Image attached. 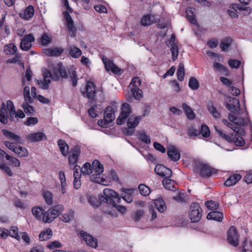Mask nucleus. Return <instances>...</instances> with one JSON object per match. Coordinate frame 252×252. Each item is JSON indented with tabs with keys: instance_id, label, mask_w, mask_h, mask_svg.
Wrapping results in <instances>:
<instances>
[{
	"instance_id": "nucleus-1",
	"label": "nucleus",
	"mask_w": 252,
	"mask_h": 252,
	"mask_svg": "<svg viewBox=\"0 0 252 252\" xmlns=\"http://www.w3.org/2000/svg\"><path fill=\"white\" fill-rule=\"evenodd\" d=\"M103 194L105 196H100L99 199L101 202H106V204L110 208V209L103 210L105 213L112 216H117L116 210L121 214L126 213V208L118 205L120 203L121 198L116 191L109 189H105L103 190Z\"/></svg>"
},
{
	"instance_id": "nucleus-2",
	"label": "nucleus",
	"mask_w": 252,
	"mask_h": 252,
	"mask_svg": "<svg viewBox=\"0 0 252 252\" xmlns=\"http://www.w3.org/2000/svg\"><path fill=\"white\" fill-rule=\"evenodd\" d=\"M81 172L84 175H89L92 182L106 185L107 182L103 177V166L98 160H94L92 164L86 162L82 167Z\"/></svg>"
},
{
	"instance_id": "nucleus-3",
	"label": "nucleus",
	"mask_w": 252,
	"mask_h": 252,
	"mask_svg": "<svg viewBox=\"0 0 252 252\" xmlns=\"http://www.w3.org/2000/svg\"><path fill=\"white\" fill-rule=\"evenodd\" d=\"M2 133L8 139L4 141V145L10 150L14 152L20 157H26L28 155L27 150L18 144H22L23 140L21 137L7 130H2Z\"/></svg>"
},
{
	"instance_id": "nucleus-4",
	"label": "nucleus",
	"mask_w": 252,
	"mask_h": 252,
	"mask_svg": "<svg viewBox=\"0 0 252 252\" xmlns=\"http://www.w3.org/2000/svg\"><path fill=\"white\" fill-rule=\"evenodd\" d=\"M53 74L48 70H45L43 73L44 79L43 80H36V83L39 87L44 90L48 89L49 85L53 80H58L60 77L65 78L67 73L61 63H58L53 68Z\"/></svg>"
},
{
	"instance_id": "nucleus-5",
	"label": "nucleus",
	"mask_w": 252,
	"mask_h": 252,
	"mask_svg": "<svg viewBox=\"0 0 252 252\" xmlns=\"http://www.w3.org/2000/svg\"><path fill=\"white\" fill-rule=\"evenodd\" d=\"M228 119L230 122H229L226 119H222V123L227 126L228 127L232 129L237 134L239 133L238 128L234 126V125L239 126H244L248 125L250 123V121L248 117V114L246 110L245 112L240 113L235 112L232 114H229L228 115Z\"/></svg>"
},
{
	"instance_id": "nucleus-6",
	"label": "nucleus",
	"mask_w": 252,
	"mask_h": 252,
	"mask_svg": "<svg viewBox=\"0 0 252 252\" xmlns=\"http://www.w3.org/2000/svg\"><path fill=\"white\" fill-rule=\"evenodd\" d=\"M23 94L25 102L23 103L22 107L27 115H32L34 112V109L29 103H32L33 102V98L30 95V89L29 87L26 86L24 87Z\"/></svg>"
},
{
	"instance_id": "nucleus-7",
	"label": "nucleus",
	"mask_w": 252,
	"mask_h": 252,
	"mask_svg": "<svg viewBox=\"0 0 252 252\" xmlns=\"http://www.w3.org/2000/svg\"><path fill=\"white\" fill-rule=\"evenodd\" d=\"M215 130L220 137L229 143H234L237 146H243L245 144L243 138L237 134L231 133L227 135L217 127H215Z\"/></svg>"
},
{
	"instance_id": "nucleus-8",
	"label": "nucleus",
	"mask_w": 252,
	"mask_h": 252,
	"mask_svg": "<svg viewBox=\"0 0 252 252\" xmlns=\"http://www.w3.org/2000/svg\"><path fill=\"white\" fill-rule=\"evenodd\" d=\"M202 216L201 209L197 203H192L189 210V217L192 222L198 221Z\"/></svg>"
},
{
	"instance_id": "nucleus-9",
	"label": "nucleus",
	"mask_w": 252,
	"mask_h": 252,
	"mask_svg": "<svg viewBox=\"0 0 252 252\" xmlns=\"http://www.w3.org/2000/svg\"><path fill=\"white\" fill-rule=\"evenodd\" d=\"M224 105L231 112V114L238 112L240 110L239 100L236 98L227 96L224 100Z\"/></svg>"
},
{
	"instance_id": "nucleus-10",
	"label": "nucleus",
	"mask_w": 252,
	"mask_h": 252,
	"mask_svg": "<svg viewBox=\"0 0 252 252\" xmlns=\"http://www.w3.org/2000/svg\"><path fill=\"white\" fill-rule=\"evenodd\" d=\"M102 60L104 65L105 68L107 71H111L113 73L119 75L122 73V70L116 65L106 57L103 56L102 57Z\"/></svg>"
},
{
	"instance_id": "nucleus-11",
	"label": "nucleus",
	"mask_w": 252,
	"mask_h": 252,
	"mask_svg": "<svg viewBox=\"0 0 252 252\" xmlns=\"http://www.w3.org/2000/svg\"><path fill=\"white\" fill-rule=\"evenodd\" d=\"M130 113L131 109L129 104L124 103L122 107L121 113L116 120L117 124L119 125L124 124Z\"/></svg>"
},
{
	"instance_id": "nucleus-12",
	"label": "nucleus",
	"mask_w": 252,
	"mask_h": 252,
	"mask_svg": "<svg viewBox=\"0 0 252 252\" xmlns=\"http://www.w3.org/2000/svg\"><path fill=\"white\" fill-rule=\"evenodd\" d=\"M227 241L229 244L237 247L239 244V235L236 228L231 226L227 231Z\"/></svg>"
},
{
	"instance_id": "nucleus-13",
	"label": "nucleus",
	"mask_w": 252,
	"mask_h": 252,
	"mask_svg": "<svg viewBox=\"0 0 252 252\" xmlns=\"http://www.w3.org/2000/svg\"><path fill=\"white\" fill-rule=\"evenodd\" d=\"M7 108L9 111L10 118L14 120V118H23L25 117V113L21 110L16 111L14 105L12 101H7Z\"/></svg>"
},
{
	"instance_id": "nucleus-14",
	"label": "nucleus",
	"mask_w": 252,
	"mask_h": 252,
	"mask_svg": "<svg viewBox=\"0 0 252 252\" xmlns=\"http://www.w3.org/2000/svg\"><path fill=\"white\" fill-rule=\"evenodd\" d=\"M80 237L86 242L87 245L92 248H95L97 246V241L96 238L93 237L89 233L81 230L79 232Z\"/></svg>"
},
{
	"instance_id": "nucleus-15",
	"label": "nucleus",
	"mask_w": 252,
	"mask_h": 252,
	"mask_svg": "<svg viewBox=\"0 0 252 252\" xmlns=\"http://www.w3.org/2000/svg\"><path fill=\"white\" fill-rule=\"evenodd\" d=\"M155 171L157 175L164 178H170L172 174L171 169L162 164H158L155 168Z\"/></svg>"
},
{
	"instance_id": "nucleus-16",
	"label": "nucleus",
	"mask_w": 252,
	"mask_h": 252,
	"mask_svg": "<svg viewBox=\"0 0 252 252\" xmlns=\"http://www.w3.org/2000/svg\"><path fill=\"white\" fill-rule=\"evenodd\" d=\"M34 41V38L32 34L26 35L21 41L20 47L25 51L29 50L32 47V43Z\"/></svg>"
},
{
	"instance_id": "nucleus-17",
	"label": "nucleus",
	"mask_w": 252,
	"mask_h": 252,
	"mask_svg": "<svg viewBox=\"0 0 252 252\" xmlns=\"http://www.w3.org/2000/svg\"><path fill=\"white\" fill-rule=\"evenodd\" d=\"M167 155L172 161H177L180 158V154L177 148L174 145H169L167 148Z\"/></svg>"
},
{
	"instance_id": "nucleus-18",
	"label": "nucleus",
	"mask_w": 252,
	"mask_h": 252,
	"mask_svg": "<svg viewBox=\"0 0 252 252\" xmlns=\"http://www.w3.org/2000/svg\"><path fill=\"white\" fill-rule=\"evenodd\" d=\"M80 154V149L75 147L70 150L68 153V162L70 165L75 164L78 160V157Z\"/></svg>"
},
{
	"instance_id": "nucleus-19",
	"label": "nucleus",
	"mask_w": 252,
	"mask_h": 252,
	"mask_svg": "<svg viewBox=\"0 0 252 252\" xmlns=\"http://www.w3.org/2000/svg\"><path fill=\"white\" fill-rule=\"evenodd\" d=\"M64 16L65 19L66 25L71 36H75L76 28L74 26L73 21L68 12H64Z\"/></svg>"
},
{
	"instance_id": "nucleus-20",
	"label": "nucleus",
	"mask_w": 252,
	"mask_h": 252,
	"mask_svg": "<svg viewBox=\"0 0 252 252\" xmlns=\"http://www.w3.org/2000/svg\"><path fill=\"white\" fill-rule=\"evenodd\" d=\"M216 173V170L207 164H201L200 174L203 177H209Z\"/></svg>"
},
{
	"instance_id": "nucleus-21",
	"label": "nucleus",
	"mask_w": 252,
	"mask_h": 252,
	"mask_svg": "<svg viewBox=\"0 0 252 252\" xmlns=\"http://www.w3.org/2000/svg\"><path fill=\"white\" fill-rule=\"evenodd\" d=\"M26 138L31 142H37L46 139V136L43 132H34L27 135Z\"/></svg>"
},
{
	"instance_id": "nucleus-22",
	"label": "nucleus",
	"mask_w": 252,
	"mask_h": 252,
	"mask_svg": "<svg viewBox=\"0 0 252 252\" xmlns=\"http://www.w3.org/2000/svg\"><path fill=\"white\" fill-rule=\"evenodd\" d=\"M9 111L7 108V104L3 103L0 109V122L5 124L8 122Z\"/></svg>"
},
{
	"instance_id": "nucleus-23",
	"label": "nucleus",
	"mask_w": 252,
	"mask_h": 252,
	"mask_svg": "<svg viewBox=\"0 0 252 252\" xmlns=\"http://www.w3.org/2000/svg\"><path fill=\"white\" fill-rule=\"evenodd\" d=\"M63 50L61 48H54L45 49L43 50V53L47 56H59Z\"/></svg>"
},
{
	"instance_id": "nucleus-24",
	"label": "nucleus",
	"mask_w": 252,
	"mask_h": 252,
	"mask_svg": "<svg viewBox=\"0 0 252 252\" xmlns=\"http://www.w3.org/2000/svg\"><path fill=\"white\" fill-rule=\"evenodd\" d=\"M86 95L88 98H93L95 94V86L92 82H88L86 87Z\"/></svg>"
},
{
	"instance_id": "nucleus-25",
	"label": "nucleus",
	"mask_w": 252,
	"mask_h": 252,
	"mask_svg": "<svg viewBox=\"0 0 252 252\" xmlns=\"http://www.w3.org/2000/svg\"><path fill=\"white\" fill-rule=\"evenodd\" d=\"M156 22L157 20L154 16L146 15L142 17L140 23L143 26H148Z\"/></svg>"
},
{
	"instance_id": "nucleus-26",
	"label": "nucleus",
	"mask_w": 252,
	"mask_h": 252,
	"mask_svg": "<svg viewBox=\"0 0 252 252\" xmlns=\"http://www.w3.org/2000/svg\"><path fill=\"white\" fill-rule=\"evenodd\" d=\"M141 117L140 116H131L129 117L127 122V126L129 128L136 127L139 123Z\"/></svg>"
},
{
	"instance_id": "nucleus-27",
	"label": "nucleus",
	"mask_w": 252,
	"mask_h": 252,
	"mask_svg": "<svg viewBox=\"0 0 252 252\" xmlns=\"http://www.w3.org/2000/svg\"><path fill=\"white\" fill-rule=\"evenodd\" d=\"M68 50L69 55L74 58H79L82 54L81 50L73 45L68 46Z\"/></svg>"
},
{
	"instance_id": "nucleus-28",
	"label": "nucleus",
	"mask_w": 252,
	"mask_h": 252,
	"mask_svg": "<svg viewBox=\"0 0 252 252\" xmlns=\"http://www.w3.org/2000/svg\"><path fill=\"white\" fill-rule=\"evenodd\" d=\"M34 12V10L33 6L30 5L20 14V17L25 20H30L33 16Z\"/></svg>"
},
{
	"instance_id": "nucleus-29",
	"label": "nucleus",
	"mask_w": 252,
	"mask_h": 252,
	"mask_svg": "<svg viewBox=\"0 0 252 252\" xmlns=\"http://www.w3.org/2000/svg\"><path fill=\"white\" fill-rule=\"evenodd\" d=\"M182 109L189 119L192 120L195 119V115L192 109L186 103H184L182 104Z\"/></svg>"
},
{
	"instance_id": "nucleus-30",
	"label": "nucleus",
	"mask_w": 252,
	"mask_h": 252,
	"mask_svg": "<svg viewBox=\"0 0 252 252\" xmlns=\"http://www.w3.org/2000/svg\"><path fill=\"white\" fill-rule=\"evenodd\" d=\"M44 210L39 206H35L32 208V212L33 216L38 220L41 221L42 216H43Z\"/></svg>"
},
{
	"instance_id": "nucleus-31",
	"label": "nucleus",
	"mask_w": 252,
	"mask_h": 252,
	"mask_svg": "<svg viewBox=\"0 0 252 252\" xmlns=\"http://www.w3.org/2000/svg\"><path fill=\"white\" fill-rule=\"evenodd\" d=\"M241 178L240 174H236L230 176L229 177L225 182V185L226 186H231L236 184Z\"/></svg>"
},
{
	"instance_id": "nucleus-32",
	"label": "nucleus",
	"mask_w": 252,
	"mask_h": 252,
	"mask_svg": "<svg viewBox=\"0 0 252 252\" xmlns=\"http://www.w3.org/2000/svg\"><path fill=\"white\" fill-rule=\"evenodd\" d=\"M100 196H105L104 194L103 193L102 195H100L98 196V199L94 195L92 194H88L87 199L89 202L94 207H98L99 206L100 203H106V202H101L99 199V197Z\"/></svg>"
},
{
	"instance_id": "nucleus-33",
	"label": "nucleus",
	"mask_w": 252,
	"mask_h": 252,
	"mask_svg": "<svg viewBox=\"0 0 252 252\" xmlns=\"http://www.w3.org/2000/svg\"><path fill=\"white\" fill-rule=\"evenodd\" d=\"M53 235L52 231L50 228H47L42 231L39 235L40 241H47L50 239Z\"/></svg>"
},
{
	"instance_id": "nucleus-34",
	"label": "nucleus",
	"mask_w": 252,
	"mask_h": 252,
	"mask_svg": "<svg viewBox=\"0 0 252 252\" xmlns=\"http://www.w3.org/2000/svg\"><path fill=\"white\" fill-rule=\"evenodd\" d=\"M207 218L208 220H212L218 221H221L223 219V215L218 211H213L209 213Z\"/></svg>"
},
{
	"instance_id": "nucleus-35",
	"label": "nucleus",
	"mask_w": 252,
	"mask_h": 252,
	"mask_svg": "<svg viewBox=\"0 0 252 252\" xmlns=\"http://www.w3.org/2000/svg\"><path fill=\"white\" fill-rule=\"evenodd\" d=\"M102 109L103 108L100 105H95L90 108L88 113L90 117L95 118L101 112Z\"/></svg>"
},
{
	"instance_id": "nucleus-36",
	"label": "nucleus",
	"mask_w": 252,
	"mask_h": 252,
	"mask_svg": "<svg viewBox=\"0 0 252 252\" xmlns=\"http://www.w3.org/2000/svg\"><path fill=\"white\" fill-rule=\"evenodd\" d=\"M50 211L51 215H52L54 219L58 217L63 210V206L62 205H57L49 209Z\"/></svg>"
},
{
	"instance_id": "nucleus-37",
	"label": "nucleus",
	"mask_w": 252,
	"mask_h": 252,
	"mask_svg": "<svg viewBox=\"0 0 252 252\" xmlns=\"http://www.w3.org/2000/svg\"><path fill=\"white\" fill-rule=\"evenodd\" d=\"M175 41V37L173 35H172L171 40L170 43H172V46L171 48L170 51L172 53V59L173 61L176 60L177 59L179 54V49L176 44H174Z\"/></svg>"
},
{
	"instance_id": "nucleus-38",
	"label": "nucleus",
	"mask_w": 252,
	"mask_h": 252,
	"mask_svg": "<svg viewBox=\"0 0 252 252\" xmlns=\"http://www.w3.org/2000/svg\"><path fill=\"white\" fill-rule=\"evenodd\" d=\"M104 117L106 119L108 122L111 123L114 120V111L112 107L108 106L106 108Z\"/></svg>"
},
{
	"instance_id": "nucleus-39",
	"label": "nucleus",
	"mask_w": 252,
	"mask_h": 252,
	"mask_svg": "<svg viewBox=\"0 0 252 252\" xmlns=\"http://www.w3.org/2000/svg\"><path fill=\"white\" fill-rule=\"evenodd\" d=\"M58 145L60 150L63 156H66L68 153L69 147L65 141L62 139H60L58 141Z\"/></svg>"
},
{
	"instance_id": "nucleus-40",
	"label": "nucleus",
	"mask_w": 252,
	"mask_h": 252,
	"mask_svg": "<svg viewBox=\"0 0 252 252\" xmlns=\"http://www.w3.org/2000/svg\"><path fill=\"white\" fill-rule=\"evenodd\" d=\"M125 193L122 195V197L126 202L130 203L133 200L132 194L134 192L133 189H125Z\"/></svg>"
},
{
	"instance_id": "nucleus-41",
	"label": "nucleus",
	"mask_w": 252,
	"mask_h": 252,
	"mask_svg": "<svg viewBox=\"0 0 252 252\" xmlns=\"http://www.w3.org/2000/svg\"><path fill=\"white\" fill-rule=\"evenodd\" d=\"M213 67L215 71L219 72L223 75H227L228 74V69L222 64L218 62H215L213 63Z\"/></svg>"
},
{
	"instance_id": "nucleus-42",
	"label": "nucleus",
	"mask_w": 252,
	"mask_h": 252,
	"mask_svg": "<svg viewBox=\"0 0 252 252\" xmlns=\"http://www.w3.org/2000/svg\"><path fill=\"white\" fill-rule=\"evenodd\" d=\"M154 204L159 212L163 213L166 210V206L162 198L156 199Z\"/></svg>"
},
{
	"instance_id": "nucleus-43",
	"label": "nucleus",
	"mask_w": 252,
	"mask_h": 252,
	"mask_svg": "<svg viewBox=\"0 0 252 252\" xmlns=\"http://www.w3.org/2000/svg\"><path fill=\"white\" fill-rule=\"evenodd\" d=\"M162 184L166 189L172 190L175 188V182L169 178H165L162 181Z\"/></svg>"
},
{
	"instance_id": "nucleus-44",
	"label": "nucleus",
	"mask_w": 252,
	"mask_h": 252,
	"mask_svg": "<svg viewBox=\"0 0 252 252\" xmlns=\"http://www.w3.org/2000/svg\"><path fill=\"white\" fill-rule=\"evenodd\" d=\"M8 235L18 241L20 240L21 238L19 234V228L17 226H13L11 227L10 230H8Z\"/></svg>"
},
{
	"instance_id": "nucleus-45",
	"label": "nucleus",
	"mask_w": 252,
	"mask_h": 252,
	"mask_svg": "<svg viewBox=\"0 0 252 252\" xmlns=\"http://www.w3.org/2000/svg\"><path fill=\"white\" fill-rule=\"evenodd\" d=\"M207 108L209 113L215 119H219L220 116V113L218 111L217 109L214 106L213 103H210L207 105Z\"/></svg>"
},
{
	"instance_id": "nucleus-46",
	"label": "nucleus",
	"mask_w": 252,
	"mask_h": 252,
	"mask_svg": "<svg viewBox=\"0 0 252 252\" xmlns=\"http://www.w3.org/2000/svg\"><path fill=\"white\" fill-rule=\"evenodd\" d=\"M74 216V212L72 210H68L67 212L63 213L62 217H61V219L62 221L65 222H69L72 219H73Z\"/></svg>"
},
{
	"instance_id": "nucleus-47",
	"label": "nucleus",
	"mask_w": 252,
	"mask_h": 252,
	"mask_svg": "<svg viewBox=\"0 0 252 252\" xmlns=\"http://www.w3.org/2000/svg\"><path fill=\"white\" fill-rule=\"evenodd\" d=\"M187 18L188 20L192 24L195 25L197 23L193 9L191 8H189L186 10Z\"/></svg>"
},
{
	"instance_id": "nucleus-48",
	"label": "nucleus",
	"mask_w": 252,
	"mask_h": 252,
	"mask_svg": "<svg viewBox=\"0 0 252 252\" xmlns=\"http://www.w3.org/2000/svg\"><path fill=\"white\" fill-rule=\"evenodd\" d=\"M32 72L30 68H27L26 70V74L25 77L23 78L22 81V86H24V88L26 86L29 87L28 85H29V83L26 82V80L28 82L31 81L32 79Z\"/></svg>"
},
{
	"instance_id": "nucleus-49",
	"label": "nucleus",
	"mask_w": 252,
	"mask_h": 252,
	"mask_svg": "<svg viewBox=\"0 0 252 252\" xmlns=\"http://www.w3.org/2000/svg\"><path fill=\"white\" fill-rule=\"evenodd\" d=\"M138 137L140 140L145 144H150L151 142L150 137L144 131H142L138 132Z\"/></svg>"
},
{
	"instance_id": "nucleus-50",
	"label": "nucleus",
	"mask_w": 252,
	"mask_h": 252,
	"mask_svg": "<svg viewBox=\"0 0 252 252\" xmlns=\"http://www.w3.org/2000/svg\"><path fill=\"white\" fill-rule=\"evenodd\" d=\"M4 51L6 54L13 55L17 51V47L14 44L10 43L4 47Z\"/></svg>"
},
{
	"instance_id": "nucleus-51",
	"label": "nucleus",
	"mask_w": 252,
	"mask_h": 252,
	"mask_svg": "<svg viewBox=\"0 0 252 252\" xmlns=\"http://www.w3.org/2000/svg\"><path fill=\"white\" fill-rule=\"evenodd\" d=\"M54 220V219L52 215H51V212L49 210H48L46 212H44L41 221L45 223H50Z\"/></svg>"
},
{
	"instance_id": "nucleus-52",
	"label": "nucleus",
	"mask_w": 252,
	"mask_h": 252,
	"mask_svg": "<svg viewBox=\"0 0 252 252\" xmlns=\"http://www.w3.org/2000/svg\"><path fill=\"white\" fill-rule=\"evenodd\" d=\"M232 42V39L230 38H225L222 40L220 44V47L222 51L226 50Z\"/></svg>"
},
{
	"instance_id": "nucleus-53",
	"label": "nucleus",
	"mask_w": 252,
	"mask_h": 252,
	"mask_svg": "<svg viewBox=\"0 0 252 252\" xmlns=\"http://www.w3.org/2000/svg\"><path fill=\"white\" fill-rule=\"evenodd\" d=\"M178 78L179 80L182 81L184 79L185 69L183 63H180L177 72Z\"/></svg>"
},
{
	"instance_id": "nucleus-54",
	"label": "nucleus",
	"mask_w": 252,
	"mask_h": 252,
	"mask_svg": "<svg viewBox=\"0 0 252 252\" xmlns=\"http://www.w3.org/2000/svg\"><path fill=\"white\" fill-rule=\"evenodd\" d=\"M43 197L45 202L48 205H51L53 203V194L49 191H45L43 194Z\"/></svg>"
},
{
	"instance_id": "nucleus-55",
	"label": "nucleus",
	"mask_w": 252,
	"mask_h": 252,
	"mask_svg": "<svg viewBox=\"0 0 252 252\" xmlns=\"http://www.w3.org/2000/svg\"><path fill=\"white\" fill-rule=\"evenodd\" d=\"M189 86L193 90H196L199 87V83L196 79L194 77L190 78L189 82Z\"/></svg>"
},
{
	"instance_id": "nucleus-56",
	"label": "nucleus",
	"mask_w": 252,
	"mask_h": 252,
	"mask_svg": "<svg viewBox=\"0 0 252 252\" xmlns=\"http://www.w3.org/2000/svg\"><path fill=\"white\" fill-rule=\"evenodd\" d=\"M141 80L139 78L137 77H134L129 85L130 89H137L139 88L141 85Z\"/></svg>"
},
{
	"instance_id": "nucleus-57",
	"label": "nucleus",
	"mask_w": 252,
	"mask_h": 252,
	"mask_svg": "<svg viewBox=\"0 0 252 252\" xmlns=\"http://www.w3.org/2000/svg\"><path fill=\"white\" fill-rule=\"evenodd\" d=\"M138 189L140 193L143 196L149 195L151 192L150 188L143 184H140L139 186Z\"/></svg>"
},
{
	"instance_id": "nucleus-58",
	"label": "nucleus",
	"mask_w": 252,
	"mask_h": 252,
	"mask_svg": "<svg viewBox=\"0 0 252 252\" xmlns=\"http://www.w3.org/2000/svg\"><path fill=\"white\" fill-rule=\"evenodd\" d=\"M6 159L9 160L11 164L15 167H19L20 165V161L16 158L12 157L9 155H6Z\"/></svg>"
},
{
	"instance_id": "nucleus-59",
	"label": "nucleus",
	"mask_w": 252,
	"mask_h": 252,
	"mask_svg": "<svg viewBox=\"0 0 252 252\" xmlns=\"http://www.w3.org/2000/svg\"><path fill=\"white\" fill-rule=\"evenodd\" d=\"M205 206L209 210H216L219 207V204L217 202L210 200L205 203Z\"/></svg>"
},
{
	"instance_id": "nucleus-60",
	"label": "nucleus",
	"mask_w": 252,
	"mask_h": 252,
	"mask_svg": "<svg viewBox=\"0 0 252 252\" xmlns=\"http://www.w3.org/2000/svg\"><path fill=\"white\" fill-rule=\"evenodd\" d=\"M131 91L136 99L139 100L142 97V91L139 88L131 89Z\"/></svg>"
},
{
	"instance_id": "nucleus-61",
	"label": "nucleus",
	"mask_w": 252,
	"mask_h": 252,
	"mask_svg": "<svg viewBox=\"0 0 252 252\" xmlns=\"http://www.w3.org/2000/svg\"><path fill=\"white\" fill-rule=\"evenodd\" d=\"M38 122V120L36 117L28 118L25 122V124L28 126H32L36 125Z\"/></svg>"
},
{
	"instance_id": "nucleus-62",
	"label": "nucleus",
	"mask_w": 252,
	"mask_h": 252,
	"mask_svg": "<svg viewBox=\"0 0 252 252\" xmlns=\"http://www.w3.org/2000/svg\"><path fill=\"white\" fill-rule=\"evenodd\" d=\"M201 133L203 137H209L210 134V131L209 127L206 125H202L201 128Z\"/></svg>"
},
{
	"instance_id": "nucleus-63",
	"label": "nucleus",
	"mask_w": 252,
	"mask_h": 252,
	"mask_svg": "<svg viewBox=\"0 0 252 252\" xmlns=\"http://www.w3.org/2000/svg\"><path fill=\"white\" fill-rule=\"evenodd\" d=\"M170 85L175 93H178L181 91L179 84L176 81H172L170 82Z\"/></svg>"
},
{
	"instance_id": "nucleus-64",
	"label": "nucleus",
	"mask_w": 252,
	"mask_h": 252,
	"mask_svg": "<svg viewBox=\"0 0 252 252\" xmlns=\"http://www.w3.org/2000/svg\"><path fill=\"white\" fill-rule=\"evenodd\" d=\"M41 43L42 45L46 46L50 43L51 41V37L47 34H44L41 37Z\"/></svg>"
}]
</instances>
